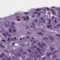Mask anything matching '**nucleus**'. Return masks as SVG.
I'll list each match as a JSON object with an SVG mask.
<instances>
[{
	"mask_svg": "<svg viewBox=\"0 0 60 60\" xmlns=\"http://www.w3.org/2000/svg\"><path fill=\"white\" fill-rule=\"evenodd\" d=\"M37 56L39 57H41V55H40L38 54L37 55Z\"/></svg>",
	"mask_w": 60,
	"mask_h": 60,
	"instance_id": "23",
	"label": "nucleus"
},
{
	"mask_svg": "<svg viewBox=\"0 0 60 60\" xmlns=\"http://www.w3.org/2000/svg\"><path fill=\"white\" fill-rule=\"evenodd\" d=\"M23 19L24 20H25V21H27V20L26 19L25 17H23Z\"/></svg>",
	"mask_w": 60,
	"mask_h": 60,
	"instance_id": "22",
	"label": "nucleus"
},
{
	"mask_svg": "<svg viewBox=\"0 0 60 60\" xmlns=\"http://www.w3.org/2000/svg\"><path fill=\"white\" fill-rule=\"evenodd\" d=\"M52 26L51 25H48L47 26V28H50Z\"/></svg>",
	"mask_w": 60,
	"mask_h": 60,
	"instance_id": "6",
	"label": "nucleus"
},
{
	"mask_svg": "<svg viewBox=\"0 0 60 60\" xmlns=\"http://www.w3.org/2000/svg\"><path fill=\"white\" fill-rule=\"evenodd\" d=\"M17 20H18V21H20V19H17Z\"/></svg>",
	"mask_w": 60,
	"mask_h": 60,
	"instance_id": "34",
	"label": "nucleus"
},
{
	"mask_svg": "<svg viewBox=\"0 0 60 60\" xmlns=\"http://www.w3.org/2000/svg\"><path fill=\"white\" fill-rule=\"evenodd\" d=\"M52 19H54V16H52Z\"/></svg>",
	"mask_w": 60,
	"mask_h": 60,
	"instance_id": "49",
	"label": "nucleus"
},
{
	"mask_svg": "<svg viewBox=\"0 0 60 60\" xmlns=\"http://www.w3.org/2000/svg\"><path fill=\"white\" fill-rule=\"evenodd\" d=\"M0 57H1V58H2V57H3V56L2 55H0Z\"/></svg>",
	"mask_w": 60,
	"mask_h": 60,
	"instance_id": "39",
	"label": "nucleus"
},
{
	"mask_svg": "<svg viewBox=\"0 0 60 60\" xmlns=\"http://www.w3.org/2000/svg\"><path fill=\"white\" fill-rule=\"evenodd\" d=\"M33 17H35V15H33V16H32Z\"/></svg>",
	"mask_w": 60,
	"mask_h": 60,
	"instance_id": "62",
	"label": "nucleus"
},
{
	"mask_svg": "<svg viewBox=\"0 0 60 60\" xmlns=\"http://www.w3.org/2000/svg\"><path fill=\"white\" fill-rule=\"evenodd\" d=\"M11 28H14V26L12 25H11Z\"/></svg>",
	"mask_w": 60,
	"mask_h": 60,
	"instance_id": "13",
	"label": "nucleus"
},
{
	"mask_svg": "<svg viewBox=\"0 0 60 60\" xmlns=\"http://www.w3.org/2000/svg\"><path fill=\"white\" fill-rule=\"evenodd\" d=\"M12 58H13V59H14V58H15V57H14V56H13L12 57Z\"/></svg>",
	"mask_w": 60,
	"mask_h": 60,
	"instance_id": "53",
	"label": "nucleus"
},
{
	"mask_svg": "<svg viewBox=\"0 0 60 60\" xmlns=\"http://www.w3.org/2000/svg\"><path fill=\"white\" fill-rule=\"evenodd\" d=\"M3 35H4V36L5 37H6V35H5L4 33H3Z\"/></svg>",
	"mask_w": 60,
	"mask_h": 60,
	"instance_id": "19",
	"label": "nucleus"
},
{
	"mask_svg": "<svg viewBox=\"0 0 60 60\" xmlns=\"http://www.w3.org/2000/svg\"><path fill=\"white\" fill-rule=\"evenodd\" d=\"M29 33H30L29 32H27V34H29Z\"/></svg>",
	"mask_w": 60,
	"mask_h": 60,
	"instance_id": "63",
	"label": "nucleus"
},
{
	"mask_svg": "<svg viewBox=\"0 0 60 60\" xmlns=\"http://www.w3.org/2000/svg\"><path fill=\"white\" fill-rule=\"evenodd\" d=\"M56 35H57V36H60V35H57V34H56Z\"/></svg>",
	"mask_w": 60,
	"mask_h": 60,
	"instance_id": "48",
	"label": "nucleus"
},
{
	"mask_svg": "<svg viewBox=\"0 0 60 60\" xmlns=\"http://www.w3.org/2000/svg\"><path fill=\"white\" fill-rule=\"evenodd\" d=\"M30 27H31V28H32V27H33V26H30Z\"/></svg>",
	"mask_w": 60,
	"mask_h": 60,
	"instance_id": "58",
	"label": "nucleus"
},
{
	"mask_svg": "<svg viewBox=\"0 0 60 60\" xmlns=\"http://www.w3.org/2000/svg\"><path fill=\"white\" fill-rule=\"evenodd\" d=\"M11 60V58L9 57L8 60Z\"/></svg>",
	"mask_w": 60,
	"mask_h": 60,
	"instance_id": "41",
	"label": "nucleus"
},
{
	"mask_svg": "<svg viewBox=\"0 0 60 60\" xmlns=\"http://www.w3.org/2000/svg\"><path fill=\"white\" fill-rule=\"evenodd\" d=\"M28 51L29 52H31V51L30 50V49H28Z\"/></svg>",
	"mask_w": 60,
	"mask_h": 60,
	"instance_id": "40",
	"label": "nucleus"
},
{
	"mask_svg": "<svg viewBox=\"0 0 60 60\" xmlns=\"http://www.w3.org/2000/svg\"><path fill=\"white\" fill-rule=\"evenodd\" d=\"M34 39V38H32V40H31V42H32V41H33V39Z\"/></svg>",
	"mask_w": 60,
	"mask_h": 60,
	"instance_id": "43",
	"label": "nucleus"
},
{
	"mask_svg": "<svg viewBox=\"0 0 60 60\" xmlns=\"http://www.w3.org/2000/svg\"><path fill=\"white\" fill-rule=\"evenodd\" d=\"M51 49V50H54V48H52L51 47L50 48Z\"/></svg>",
	"mask_w": 60,
	"mask_h": 60,
	"instance_id": "28",
	"label": "nucleus"
},
{
	"mask_svg": "<svg viewBox=\"0 0 60 60\" xmlns=\"http://www.w3.org/2000/svg\"><path fill=\"white\" fill-rule=\"evenodd\" d=\"M29 17L28 16H26V18H28Z\"/></svg>",
	"mask_w": 60,
	"mask_h": 60,
	"instance_id": "55",
	"label": "nucleus"
},
{
	"mask_svg": "<svg viewBox=\"0 0 60 60\" xmlns=\"http://www.w3.org/2000/svg\"><path fill=\"white\" fill-rule=\"evenodd\" d=\"M49 22H48V24H49L51 23V20L50 19H49Z\"/></svg>",
	"mask_w": 60,
	"mask_h": 60,
	"instance_id": "12",
	"label": "nucleus"
},
{
	"mask_svg": "<svg viewBox=\"0 0 60 60\" xmlns=\"http://www.w3.org/2000/svg\"><path fill=\"white\" fill-rule=\"evenodd\" d=\"M30 48L31 49H32V50H34V48L33 47H30Z\"/></svg>",
	"mask_w": 60,
	"mask_h": 60,
	"instance_id": "18",
	"label": "nucleus"
},
{
	"mask_svg": "<svg viewBox=\"0 0 60 60\" xmlns=\"http://www.w3.org/2000/svg\"><path fill=\"white\" fill-rule=\"evenodd\" d=\"M12 23L14 25L15 24V23L14 22H12Z\"/></svg>",
	"mask_w": 60,
	"mask_h": 60,
	"instance_id": "45",
	"label": "nucleus"
},
{
	"mask_svg": "<svg viewBox=\"0 0 60 60\" xmlns=\"http://www.w3.org/2000/svg\"><path fill=\"white\" fill-rule=\"evenodd\" d=\"M13 32H14V33H15V30L14 29H13Z\"/></svg>",
	"mask_w": 60,
	"mask_h": 60,
	"instance_id": "32",
	"label": "nucleus"
},
{
	"mask_svg": "<svg viewBox=\"0 0 60 60\" xmlns=\"http://www.w3.org/2000/svg\"><path fill=\"white\" fill-rule=\"evenodd\" d=\"M23 54H26V52H24L23 53Z\"/></svg>",
	"mask_w": 60,
	"mask_h": 60,
	"instance_id": "56",
	"label": "nucleus"
},
{
	"mask_svg": "<svg viewBox=\"0 0 60 60\" xmlns=\"http://www.w3.org/2000/svg\"><path fill=\"white\" fill-rule=\"evenodd\" d=\"M32 25L33 26H34V23H32Z\"/></svg>",
	"mask_w": 60,
	"mask_h": 60,
	"instance_id": "47",
	"label": "nucleus"
},
{
	"mask_svg": "<svg viewBox=\"0 0 60 60\" xmlns=\"http://www.w3.org/2000/svg\"><path fill=\"white\" fill-rule=\"evenodd\" d=\"M42 45H43L44 46H45V44L43 43H42Z\"/></svg>",
	"mask_w": 60,
	"mask_h": 60,
	"instance_id": "20",
	"label": "nucleus"
},
{
	"mask_svg": "<svg viewBox=\"0 0 60 60\" xmlns=\"http://www.w3.org/2000/svg\"><path fill=\"white\" fill-rule=\"evenodd\" d=\"M51 11H52V12H53V13H55V12L52 9L51 10Z\"/></svg>",
	"mask_w": 60,
	"mask_h": 60,
	"instance_id": "27",
	"label": "nucleus"
},
{
	"mask_svg": "<svg viewBox=\"0 0 60 60\" xmlns=\"http://www.w3.org/2000/svg\"><path fill=\"white\" fill-rule=\"evenodd\" d=\"M2 41H4V42H5V40H2Z\"/></svg>",
	"mask_w": 60,
	"mask_h": 60,
	"instance_id": "38",
	"label": "nucleus"
},
{
	"mask_svg": "<svg viewBox=\"0 0 60 60\" xmlns=\"http://www.w3.org/2000/svg\"><path fill=\"white\" fill-rule=\"evenodd\" d=\"M20 52H22L23 51L22 50H20Z\"/></svg>",
	"mask_w": 60,
	"mask_h": 60,
	"instance_id": "35",
	"label": "nucleus"
},
{
	"mask_svg": "<svg viewBox=\"0 0 60 60\" xmlns=\"http://www.w3.org/2000/svg\"><path fill=\"white\" fill-rule=\"evenodd\" d=\"M8 40L9 41H10V38H8Z\"/></svg>",
	"mask_w": 60,
	"mask_h": 60,
	"instance_id": "26",
	"label": "nucleus"
},
{
	"mask_svg": "<svg viewBox=\"0 0 60 60\" xmlns=\"http://www.w3.org/2000/svg\"><path fill=\"white\" fill-rule=\"evenodd\" d=\"M37 49L38 51H39L40 54H42V52H41L40 51V49L39 48H37Z\"/></svg>",
	"mask_w": 60,
	"mask_h": 60,
	"instance_id": "3",
	"label": "nucleus"
},
{
	"mask_svg": "<svg viewBox=\"0 0 60 60\" xmlns=\"http://www.w3.org/2000/svg\"><path fill=\"white\" fill-rule=\"evenodd\" d=\"M38 12H34V14H36V13H38Z\"/></svg>",
	"mask_w": 60,
	"mask_h": 60,
	"instance_id": "46",
	"label": "nucleus"
},
{
	"mask_svg": "<svg viewBox=\"0 0 60 60\" xmlns=\"http://www.w3.org/2000/svg\"><path fill=\"white\" fill-rule=\"evenodd\" d=\"M49 37L50 39L52 40H54V38H53L52 37H51L49 36Z\"/></svg>",
	"mask_w": 60,
	"mask_h": 60,
	"instance_id": "9",
	"label": "nucleus"
},
{
	"mask_svg": "<svg viewBox=\"0 0 60 60\" xmlns=\"http://www.w3.org/2000/svg\"><path fill=\"white\" fill-rule=\"evenodd\" d=\"M11 40H12L13 41H14V39L12 38H11Z\"/></svg>",
	"mask_w": 60,
	"mask_h": 60,
	"instance_id": "37",
	"label": "nucleus"
},
{
	"mask_svg": "<svg viewBox=\"0 0 60 60\" xmlns=\"http://www.w3.org/2000/svg\"><path fill=\"white\" fill-rule=\"evenodd\" d=\"M36 42V41L35 40H34L33 41V42L34 43H35V42Z\"/></svg>",
	"mask_w": 60,
	"mask_h": 60,
	"instance_id": "42",
	"label": "nucleus"
},
{
	"mask_svg": "<svg viewBox=\"0 0 60 60\" xmlns=\"http://www.w3.org/2000/svg\"><path fill=\"white\" fill-rule=\"evenodd\" d=\"M2 45L3 44H2L0 43V47H1V48H4V47H5L4 46Z\"/></svg>",
	"mask_w": 60,
	"mask_h": 60,
	"instance_id": "5",
	"label": "nucleus"
},
{
	"mask_svg": "<svg viewBox=\"0 0 60 60\" xmlns=\"http://www.w3.org/2000/svg\"><path fill=\"white\" fill-rule=\"evenodd\" d=\"M60 26V25L59 24H58L57 25V26Z\"/></svg>",
	"mask_w": 60,
	"mask_h": 60,
	"instance_id": "36",
	"label": "nucleus"
},
{
	"mask_svg": "<svg viewBox=\"0 0 60 60\" xmlns=\"http://www.w3.org/2000/svg\"><path fill=\"white\" fill-rule=\"evenodd\" d=\"M41 20H43V18H41Z\"/></svg>",
	"mask_w": 60,
	"mask_h": 60,
	"instance_id": "44",
	"label": "nucleus"
},
{
	"mask_svg": "<svg viewBox=\"0 0 60 60\" xmlns=\"http://www.w3.org/2000/svg\"><path fill=\"white\" fill-rule=\"evenodd\" d=\"M54 22L55 23H56V20H54Z\"/></svg>",
	"mask_w": 60,
	"mask_h": 60,
	"instance_id": "50",
	"label": "nucleus"
},
{
	"mask_svg": "<svg viewBox=\"0 0 60 60\" xmlns=\"http://www.w3.org/2000/svg\"><path fill=\"white\" fill-rule=\"evenodd\" d=\"M45 40H46V39H47V38H45Z\"/></svg>",
	"mask_w": 60,
	"mask_h": 60,
	"instance_id": "61",
	"label": "nucleus"
},
{
	"mask_svg": "<svg viewBox=\"0 0 60 60\" xmlns=\"http://www.w3.org/2000/svg\"><path fill=\"white\" fill-rule=\"evenodd\" d=\"M29 60H33V59L31 58V59H29Z\"/></svg>",
	"mask_w": 60,
	"mask_h": 60,
	"instance_id": "60",
	"label": "nucleus"
},
{
	"mask_svg": "<svg viewBox=\"0 0 60 60\" xmlns=\"http://www.w3.org/2000/svg\"><path fill=\"white\" fill-rule=\"evenodd\" d=\"M52 55V54L51 52H49V53H47V57H49V56H51Z\"/></svg>",
	"mask_w": 60,
	"mask_h": 60,
	"instance_id": "2",
	"label": "nucleus"
},
{
	"mask_svg": "<svg viewBox=\"0 0 60 60\" xmlns=\"http://www.w3.org/2000/svg\"><path fill=\"white\" fill-rule=\"evenodd\" d=\"M38 14L39 16H40V13H38Z\"/></svg>",
	"mask_w": 60,
	"mask_h": 60,
	"instance_id": "52",
	"label": "nucleus"
},
{
	"mask_svg": "<svg viewBox=\"0 0 60 60\" xmlns=\"http://www.w3.org/2000/svg\"><path fill=\"white\" fill-rule=\"evenodd\" d=\"M26 37L28 39H30V37H29L28 36H26Z\"/></svg>",
	"mask_w": 60,
	"mask_h": 60,
	"instance_id": "24",
	"label": "nucleus"
},
{
	"mask_svg": "<svg viewBox=\"0 0 60 60\" xmlns=\"http://www.w3.org/2000/svg\"><path fill=\"white\" fill-rule=\"evenodd\" d=\"M46 58V57H44L41 60H45Z\"/></svg>",
	"mask_w": 60,
	"mask_h": 60,
	"instance_id": "17",
	"label": "nucleus"
},
{
	"mask_svg": "<svg viewBox=\"0 0 60 60\" xmlns=\"http://www.w3.org/2000/svg\"><path fill=\"white\" fill-rule=\"evenodd\" d=\"M9 31L10 33H11L12 32V30L11 28H10L9 29Z\"/></svg>",
	"mask_w": 60,
	"mask_h": 60,
	"instance_id": "10",
	"label": "nucleus"
},
{
	"mask_svg": "<svg viewBox=\"0 0 60 60\" xmlns=\"http://www.w3.org/2000/svg\"><path fill=\"white\" fill-rule=\"evenodd\" d=\"M5 58L6 59H8V57L7 56H5Z\"/></svg>",
	"mask_w": 60,
	"mask_h": 60,
	"instance_id": "21",
	"label": "nucleus"
},
{
	"mask_svg": "<svg viewBox=\"0 0 60 60\" xmlns=\"http://www.w3.org/2000/svg\"><path fill=\"white\" fill-rule=\"evenodd\" d=\"M15 43H13L12 44V45H14V44H15Z\"/></svg>",
	"mask_w": 60,
	"mask_h": 60,
	"instance_id": "57",
	"label": "nucleus"
},
{
	"mask_svg": "<svg viewBox=\"0 0 60 60\" xmlns=\"http://www.w3.org/2000/svg\"><path fill=\"white\" fill-rule=\"evenodd\" d=\"M34 43H32L31 44V45L32 46H33Z\"/></svg>",
	"mask_w": 60,
	"mask_h": 60,
	"instance_id": "33",
	"label": "nucleus"
},
{
	"mask_svg": "<svg viewBox=\"0 0 60 60\" xmlns=\"http://www.w3.org/2000/svg\"><path fill=\"white\" fill-rule=\"evenodd\" d=\"M34 52L36 54H38V50H34Z\"/></svg>",
	"mask_w": 60,
	"mask_h": 60,
	"instance_id": "4",
	"label": "nucleus"
},
{
	"mask_svg": "<svg viewBox=\"0 0 60 60\" xmlns=\"http://www.w3.org/2000/svg\"><path fill=\"white\" fill-rule=\"evenodd\" d=\"M17 55L18 56H20V55H21V54H20V52H19L18 53Z\"/></svg>",
	"mask_w": 60,
	"mask_h": 60,
	"instance_id": "7",
	"label": "nucleus"
},
{
	"mask_svg": "<svg viewBox=\"0 0 60 60\" xmlns=\"http://www.w3.org/2000/svg\"><path fill=\"white\" fill-rule=\"evenodd\" d=\"M57 51H55L54 52H52V53L54 54H55V53H56V52H57Z\"/></svg>",
	"mask_w": 60,
	"mask_h": 60,
	"instance_id": "14",
	"label": "nucleus"
},
{
	"mask_svg": "<svg viewBox=\"0 0 60 60\" xmlns=\"http://www.w3.org/2000/svg\"><path fill=\"white\" fill-rule=\"evenodd\" d=\"M41 10V9H36V11H40Z\"/></svg>",
	"mask_w": 60,
	"mask_h": 60,
	"instance_id": "11",
	"label": "nucleus"
},
{
	"mask_svg": "<svg viewBox=\"0 0 60 60\" xmlns=\"http://www.w3.org/2000/svg\"><path fill=\"white\" fill-rule=\"evenodd\" d=\"M34 47L35 48H36V46H34Z\"/></svg>",
	"mask_w": 60,
	"mask_h": 60,
	"instance_id": "51",
	"label": "nucleus"
},
{
	"mask_svg": "<svg viewBox=\"0 0 60 60\" xmlns=\"http://www.w3.org/2000/svg\"><path fill=\"white\" fill-rule=\"evenodd\" d=\"M38 34H40L41 35L42 34V33H40V32H38L37 33Z\"/></svg>",
	"mask_w": 60,
	"mask_h": 60,
	"instance_id": "16",
	"label": "nucleus"
},
{
	"mask_svg": "<svg viewBox=\"0 0 60 60\" xmlns=\"http://www.w3.org/2000/svg\"><path fill=\"white\" fill-rule=\"evenodd\" d=\"M6 35H9V33H8L6 32Z\"/></svg>",
	"mask_w": 60,
	"mask_h": 60,
	"instance_id": "30",
	"label": "nucleus"
},
{
	"mask_svg": "<svg viewBox=\"0 0 60 60\" xmlns=\"http://www.w3.org/2000/svg\"><path fill=\"white\" fill-rule=\"evenodd\" d=\"M37 19H35V22H37Z\"/></svg>",
	"mask_w": 60,
	"mask_h": 60,
	"instance_id": "29",
	"label": "nucleus"
},
{
	"mask_svg": "<svg viewBox=\"0 0 60 60\" xmlns=\"http://www.w3.org/2000/svg\"><path fill=\"white\" fill-rule=\"evenodd\" d=\"M45 9H46L47 11H49V8H46Z\"/></svg>",
	"mask_w": 60,
	"mask_h": 60,
	"instance_id": "15",
	"label": "nucleus"
},
{
	"mask_svg": "<svg viewBox=\"0 0 60 60\" xmlns=\"http://www.w3.org/2000/svg\"><path fill=\"white\" fill-rule=\"evenodd\" d=\"M24 14H25V15H26V14H28V13L27 12H25V13H24Z\"/></svg>",
	"mask_w": 60,
	"mask_h": 60,
	"instance_id": "31",
	"label": "nucleus"
},
{
	"mask_svg": "<svg viewBox=\"0 0 60 60\" xmlns=\"http://www.w3.org/2000/svg\"><path fill=\"white\" fill-rule=\"evenodd\" d=\"M8 36L9 37H11V35H9Z\"/></svg>",
	"mask_w": 60,
	"mask_h": 60,
	"instance_id": "54",
	"label": "nucleus"
},
{
	"mask_svg": "<svg viewBox=\"0 0 60 60\" xmlns=\"http://www.w3.org/2000/svg\"><path fill=\"white\" fill-rule=\"evenodd\" d=\"M37 44L38 45H40V47L41 48V51H43V52H44V51H45V50H44V48H43V46L41 45V43H38Z\"/></svg>",
	"mask_w": 60,
	"mask_h": 60,
	"instance_id": "1",
	"label": "nucleus"
},
{
	"mask_svg": "<svg viewBox=\"0 0 60 60\" xmlns=\"http://www.w3.org/2000/svg\"><path fill=\"white\" fill-rule=\"evenodd\" d=\"M5 26H9V25H5Z\"/></svg>",
	"mask_w": 60,
	"mask_h": 60,
	"instance_id": "59",
	"label": "nucleus"
},
{
	"mask_svg": "<svg viewBox=\"0 0 60 60\" xmlns=\"http://www.w3.org/2000/svg\"><path fill=\"white\" fill-rule=\"evenodd\" d=\"M22 39V38H21L20 39V40H21Z\"/></svg>",
	"mask_w": 60,
	"mask_h": 60,
	"instance_id": "64",
	"label": "nucleus"
},
{
	"mask_svg": "<svg viewBox=\"0 0 60 60\" xmlns=\"http://www.w3.org/2000/svg\"><path fill=\"white\" fill-rule=\"evenodd\" d=\"M56 57H57V56L56 55H54L53 56V58L54 59Z\"/></svg>",
	"mask_w": 60,
	"mask_h": 60,
	"instance_id": "8",
	"label": "nucleus"
},
{
	"mask_svg": "<svg viewBox=\"0 0 60 60\" xmlns=\"http://www.w3.org/2000/svg\"><path fill=\"white\" fill-rule=\"evenodd\" d=\"M1 55H3V56H5V55H4V53H2L1 54Z\"/></svg>",
	"mask_w": 60,
	"mask_h": 60,
	"instance_id": "25",
	"label": "nucleus"
}]
</instances>
